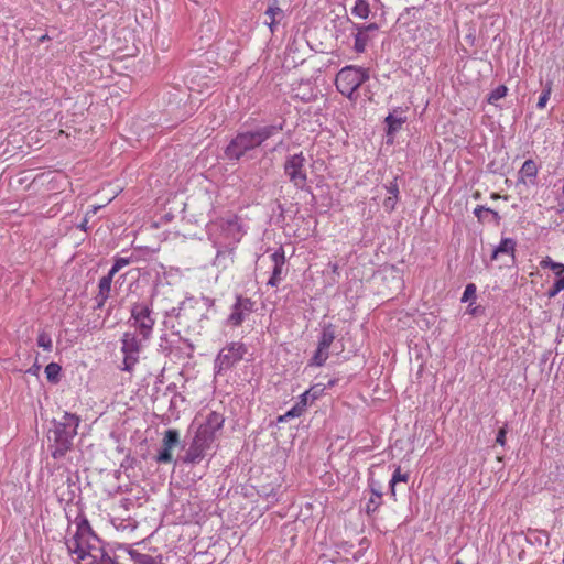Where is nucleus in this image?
<instances>
[{"label":"nucleus","instance_id":"nucleus-41","mask_svg":"<svg viewBox=\"0 0 564 564\" xmlns=\"http://www.w3.org/2000/svg\"><path fill=\"white\" fill-rule=\"evenodd\" d=\"M488 210L489 208L482 206V205H478L475 209H474V215L477 217V219L482 223L484 221V214H488Z\"/></svg>","mask_w":564,"mask_h":564},{"label":"nucleus","instance_id":"nucleus-3","mask_svg":"<svg viewBox=\"0 0 564 564\" xmlns=\"http://www.w3.org/2000/svg\"><path fill=\"white\" fill-rule=\"evenodd\" d=\"M80 417L69 412H64L61 420H52L47 442L53 458L61 459L73 449V441L77 435Z\"/></svg>","mask_w":564,"mask_h":564},{"label":"nucleus","instance_id":"nucleus-47","mask_svg":"<svg viewBox=\"0 0 564 564\" xmlns=\"http://www.w3.org/2000/svg\"><path fill=\"white\" fill-rule=\"evenodd\" d=\"M87 219H84L80 225L78 226L82 230L86 231L87 230Z\"/></svg>","mask_w":564,"mask_h":564},{"label":"nucleus","instance_id":"nucleus-51","mask_svg":"<svg viewBox=\"0 0 564 564\" xmlns=\"http://www.w3.org/2000/svg\"><path fill=\"white\" fill-rule=\"evenodd\" d=\"M46 40H48V36H47V35H43V36H41V37H40V42H44V41H46Z\"/></svg>","mask_w":564,"mask_h":564},{"label":"nucleus","instance_id":"nucleus-50","mask_svg":"<svg viewBox=\"0 0 564 564\" xmlns=\"http://www.w3.org/2000/svg\"><path fill=\"white\" fill-rule=\"evenodd\" d=\"M290 417H285V414L278 417V422H286Z\"/></svg>","mask_w":564,"mask_h":564},{"label":"nucleus","instance_id":"nucleus-2","mask_svg":"<svg viewBox=\"0 0 564 564\" xmlns=\"http://www.w3.org/2000/svg\"><path fill=\"white\" fill-rule=\"evenodd\" d=\"M215 307V300L202 295L186 297L178 307H173L169 316H174L180 327L187 333L200 334L209 321V313Z\"/></svg>","mask_w":564,"mask_h":564},{"label":"nucleus","instance_id":"nucleus-52","mask_svg":"<svg viewBox=\"0 0 564 564\" xmlns=\"http://www.w3.org/2000/svg\"><path fill=\"white\" fill-rule=\"evenodd\" d=\"M110 564H120L118 561H117V557H113L110 562Z\"/></svg>","mask_w":564,"mask_h":564},{"label":"nucleus","instance_id":"nucleus-5","mask_svg":"<svg viewBox=\"0 0 564 564\" xmlns=\"http://www.w3.org/2000/svg\"><path fill=\"white\" fill-rule=\"evenodd\" d=\"M370 78L369 70L359 66H346L336 75L335 85L337 90L351 98L358 88Z\"/></svg>","mask_w":564,"mask_h":564},{"label":"nucleus","instance_id":"nucleus-4","mask_svg":"<svg viewBox=\"0 0 564 564\" xmlns=\"http://www.w3.org/2000/svg\"><path fill=\"white\" fill-rule=\"evenodd\" d=\"M221 229L227 237L231 238V241L226 245H223L221 242H215V246L217 247V254L215 257L214 264L216 267H221L223 269H226L229 264L234 262L235 245L240 241L242 234L240 225L236 217L232 219H228L221 226Z\"/></svg>","mask_w":564,"mask_h":564},{"label":"nucleus","instance_id":"nucleus-56","mask_svg":"<svg viewBox=\"0 0 564 564\" xmlns=\"http://www.w3.org/2000/svg\"><path fill=\"white\" fill-rule=\"evenodd\" d=\"M454 564H464L463 561L457 560Z\"/></svg>","mask_w":564,"mask_h":564},{"label":"nucleus","instance_id":"nucleus-9","mask_svg":"<svg viewBox=\"0 0 564 564\" xmlns=\"http://www.w3.org/2000/svg\"><path fill=\"white\" fill-rule=\"evenodd\" d=\"M247 348L242 343H230L224 347L215 359V369L217 372L228 370L243 358Z\"/></svg>","mask_w":564,"mask_h":564},{"label":"nucleus","instance_id":"nucleus-30","mask_svg":"<svg viewBox=\"0 0 564 564\" xmlns=\"http://www.w3.org/2000/svg\"><path fill=\"white\" fill-rule=\"evenodd\" d=\"M306 406H307V395H304V398H302V400H299L295 405H293L286 413H285V417H290V419H293V417H299L301 416L304 411L306 410Z\"/></svg>","mask_w":564,"mask_h":564},{"label":"nucleus","instance_id":"nucleus-57","mask_svg":"<svg viewBox=\"0 0 564 564\" xmlns=\"http://www.w3.org/2000/svg\"><path fill=\"white\" fill-rule=\"evenodd\" d=\"M475 197H476V198H479V197H480V194H479V193H476V194H475Z\"/></svg>","mask_w":564,"mask_h":564},{"label":"nucleus","instance_id":"nucleus-40","mask_svg":"<svg viewBox=\"0 0 564 564\" xmlns=\"http://www.w3.org/2000/svg\"><path fill=\"white\" fill-rule=\"evenodd\" d=\"M398 197L389 196L383 200V207L388 212H392L395 208Z\"/></svg>","mask_w":564,"mask_h":564},{"label":"nucleus","instance_id":"nucleus-39","mask_svg":"<svg viewBox=\"0 0 564 564\" xmlns=\"http://www.w3.org/2000/svg\"><path fill=\"white\" fill-rule=\"evenodd\" d=\"M76 532H79L83 535L85 534V532H87L88 534H91L95 536L87 520H83L80 523H78Z\"/></svg>","mask_w":564,"mask_h":564},{"label":"nucleus","instance_id":"nucleus-46","mask_svg":"<svg viewBox=\"0 0 564 564\" xmlns=\"http://www.w3.org/2000/svg\"><path fill=\"white\" fill-rule=\"evenodd\" d=\"M488 214H491L494 219H495V221L499 223L500 216H499V214L496 210L489 208Z\"/></svg>","mask_w":564,"mask_h":564},{"label":"nucleus","instance_id":"nucleus-16","mask_svg":"<svg viewBox=\"0 0 564 564\" xmlns=\"http://www.w3.org/2000/svg\"><path fill=\"white\" fill-rule=\"evenodd\" d=\"M113 278H115V275H112L111 273L108 272L106 275H104L99 280L98 293L95 296L96 308H101L105 305V303L107 302V300L109 299L110 292H111V283L113 281Z\"/></svg>","mask_w":564,"mask_h":564},{"label":"nucleus","instance_id":"nucleus-53","mask_svg":"<svg viewBox=\"0 0 564 564\" xmlns=\"http://www.w3.org/2000/svg\"><path fill=\"white\" fill-rule=\"evenodd\" d=\"M337 269H338V265H337V264H334V265H333V272H336V271H337Z\"/></svg>","mask_w":564,"mask_h":564},{"label":"nucleus","instance_id":"nucleus-42","mask_svg":"<svg viewBox=\"0 0 564 564\" xmlns=\"http://www.w3.org/2000/svg\"><path fill=\"white\" fill-rule=\"evenodd\" d=\"M506 435H507V425H505L503 427H501L498 431V434H497V437H496V442L498 444H500L501 446H503L506 444Z\"/></svg>","mask_w":564,"mask_h":564},{"label":"nucleus","instance_id":"nucleus-54","mask_svg":"<svg viewBox=\"0 0 564 564\" xmlns=\"http://www.w3.org/2000/svg\"><path fill=\"white\" fill-rule=\"evenodd\" d=\"M334 384H335V381H334V380H332V381H329V382H328V386H329V387H333Z\"/></svg>","mask_w":564,"mask_h":564},{"label":"nucleus","instance_id":"nucleus-35","mask_svg":"<svg viewBox=\"0 0 564 564\" xmlns=\"http://www.w3.org/2000/svg\"><path fill=\"white\" fill-rule=\"evenodd\" d=\"M324 391L323 388H318L317 386L312 387L311 389L306 390L304 393L300 395V400L304 398V395H307V405L312 403L313 401L317 400L322 392Z\"/></svg>","mask_w":564,"mask_h":564},{"label":"nucleus","instance_id":"nucleus-24","mask_svg":"<svg viewBox=\"0 0 564 564\" xmlns=\"http://www.w3.org/2000/svg\"><path fill=\"white\" fill-rule=\"evenodd\" d=\"M536 174H538L536 163L531 159L524 161V163L522 164V167L519 171L520 178L521 180L535 178Z\"/></svg>","mask_w":564,"mask_h":564},{"label":"nucleus","instance_id":"nucleus-17","mask_svg":"<svg viewBox=\"0 0 564 564\" xmlns=\"http://www.w3.org/2000/svg\"><path fill=\"white\" fill-rule=\"evenodd\" d=\"M83 534L76 532L70 539L66 541L68 553L76 554L77 561H83L91 555V551H86L82 542Z\"/></svg>","mask_w":564,"mask_h":564},{"label":"nucleus","instance_id":"nucleus-26","mask_svg":"<svg viewBox=\"0 0 564 564\" xmlns=\"http://www.w3.org/2000/svg\"><path fill=\"white\" fill-rule=\"evenodd\" d=\"M328 357H329L328 349H322V347L317 346L314 355L312 356V358L308 361V366L321 367L326 362Z\"/></svg>","mask_w":564,"mask_h":564},{"label":"nucleus","instance_id":"nucleus-37","mask_svg":"<svg viewBox=\"0 0 564 564\" xmlns=\"http://www.w3.org/2000/svg\"><path fill=\"white\" fill-rule=\"evenodd\" d=\"M477 288L474 283H468L462 296V302H473L476 299Z\"/></svg>","mask_w":564,"mask_h":564},{"label":"nucleus","instance_id":"nucleus-11","mask_svg":"<svg viewBox=\"0 0 564 564\" xmlns=\"http://www.w3.org/2000/svg\"><path fill=\"white\" fill-rule=\"evenodd\" d=\"M212 444L213 443L208 438L196 433L185 456L183 457V462L186 464L200 463L206 456V452L210 449Z\"/></svg>","mask_w":564,"mask_h":564},{"label":"nucleus","instance_id":"nucleus-31","mask_svg":"<svg viewBox=\"0 0 564 564\" xmlns=\"http://www.w3.org/2000/svg\"><path fill=\"white\" fill-rule=\"evenodd\" d=\"M61 371H62V367L58 364L50 362L45 367L46 379L50 382H52V383L58 382L59 381Z\"/></svg>","mask_w":564,"mask_h":564},{"label":"nucleus","instance_id":"nucleus-21","mask_svg":"<svg viewBox=\"0 0 564 564\" xmlns=\"http://www.w3.org/2000/svg\"><path fill=\"white\" fill-rule=\"evenodd\" d=\"M265 14L270 18V22L265 21V23L270 26L271 31H273V26L284 17L283 10L278 6V0H272V3L269 4L265 10Z\"/></svg>","mask_w":564,"mask_h":564},{"label":"nucleus","instance_id":"nucleus-10","mask_svg":"<svg viewBox=\"0 0 564 564\" xmlns=\"http://www.w3.org/2000/svg\"><path fill=\"white\" fill-rule=\"evenodd\" d=\"M256 303L242 295L236 296V302L231 307V313L227 317V325L229 326H240L245 319L254 311Z\"/></svg>","mask_w":564,"mask_h":564},{"label":"nucleus","instance_id":"nucleus-20","mask_svg":"<svg viewBox=\"0 0 564 564\" xmlns=\"http://www.w3.org/2000/svg\"><path fill=\"white\" fill-rule=\"evenodd\" d=\"M336 338V326L332 323H324L322 325L321 335L318 337L317 346L322 349H329L330 345Z\"/></svg>","mask_w":564,"mask_h":564},{"label":"nucleus","instance_id":"nucleus-7","mask_svg":"<svg viewBox=\"0 0 564 564\" xmlns=\"http://www.w3.org/2000/svg\"><path fill=\"white\" fill-rule=\"evenodd\" d=\"M306 159L303 152L286 156L283 170L289 181L299 189H304L307 184V173L305 170Z\"/></svg>","mask_w":564,"mask_h":564},{"label":"nucleus","instance_id":"nucleus-45","mask_svg":"<svg viewBox=\"0 0 564 564\" xmlns=\"http://www.w3.org/2000/svg\"><path fill=\"white\" fill-rule=\"evenodd\" d=\"M300 98H301V100H303V101H305V102H308V101H311V100H313V99H314V96H313V94H312V93H310L308 95H307V94H304V95H303V96H301Z\"/></svg>","mask_w":564,"mask_h":564},{"label":"nucleus","instance_id":"nucleus-19","mask_svg":"<svg viewBox=\"0 0 564 564\" xmlns=\"http://www.w3.org/2000/svg\"><path fill=\"white\" fill-rule=\"evenodd\" d=\"M369 488H370L372 496L366 503L367 514H371V513L376 512L382 503L381 486L373 479H369Z\"/></svg>","mask_w":564,"mask_h":564},{"label":"nucleus","instance_id":"nucleus-8","mask_svg":"<svg viewBox=\"0 0 564 564\" xmlns=\"http://www.w3.org/2000/svg\"><path fill=\"white\" fill-rule=\"evenodd\" d=\"M144 339L137 335V333L126 332L121 338V351L123 354V371L131 372L139 361V356L142 349V341Z\"/></svg>","mask_w":564,"mask_h":564},{"label":"nucleus","instance_id":"nucleus-12","mask_svg":"<svg viewBox=\"0 0 564 564\" xmlns=\"http://www.w3.org/2000/svg\"><path fill=\"white\" fill-rule=\"evenodd\" d=\"M180 443V432L175 429L166 430L162 440V448L155 456V462L159 464L171 463L173 460L172 449L178 446Z\"/></svg>","mask_w":564,"mask_h":564},{"label":"nucleus","instance_id":"nucleus-49","mask_svg":"<svg viewBox=\"0 0 564 564\" xmlns=\"http://www.w3.org/2000/svg\"><path fill=\"white\" fill-rule=\"evenodd\" d=\"M290 417H285V414L278 417V422H286Z\"/></svg>","mask_w":564,"mask_h":564},{"label":"nucleus","instance_id":"nucleus-44","mask_svg":"<svg viewBox=\"0 0 564 564\" xmlns=\"http://www.w3.org/2000/svg\"><path fill=\"white\" fill-rule=\"evenodd\" d=\"M480 310V306H474L473 305V302L469 303L468 307H467V312L471 315H477L478 312Z\"/></svg>","mask_w":564,"mask_h":564},{"label":"nucleus","instance_id":"nucleus-27","mask_svg":"<svg viewBox=\"0 0 564 564\" xmlns=\"http://www.w3.org/2000/svg\"><path fill=\"white\" fill-rule=\"evenodd\" d=\"M408 480H409V474H402L401 468L397 467L395 470L393 471L392 478L389 482L390 494L394 500H395V485L401 481L406 482Z\"/></svg>","mask_w":564,"mask_h":564},{"label":"nucleus","instance_id":"nucleus-38","mask_svg":"<svg viewBox=\"0 0 564 564\" xmlns=\"http://www.w3.org/2000/svg\"><path fill=\"white\" fill-rule=\"evenodd\" d=\"M354 29L355 30H361L364 31L366 34L370 33V32H376L378 31L379 26L377 23H370V24H367V25H364V24H356L354 23Z\"/></svg>","mask_w":564,"mask_h":564},{"label":"nucleus","instance_id":"nucleus-36","mask_svg":"<svg viewBox=\"0 0 564 564\" xmlns=\"http://www.w3.org/2000/svg\"><path fill=\"white\" fill-rule=\"evenodd\" d=\"M551 91H552V83L547 82L545 84V87H544L541 96L539 97V100H538V104H536V107L539 109H543L546 106V102L550 99Z\"/></svg>","mask_w":564,"mask_h":564},{"label":"nucleus","instance_id":"nucleus-43","mask_svg":"<svg viewBox=\"0 0 564 564\" xmlns=\"http://www.w3.org/2000/svg\"><path fill=\"white\" fill-rule=\"evenodd\" d=\"M387 192L390 194V196H394V197H398L399 198V186L397 184V181H392L388 186H387Z\"/></svg>","mask_w":564,"mask_h":564},{"label":"nucleus","instance_id":"nucleus-34","mask_svg":"<svg viewBox=\"0 0 564 564\" xmlns=\"http://www.w3.org/2000/svg\"><path fill=\"white\" fill-rule=\"evenodd\" d=\"M508 88L505 85L498 86L488 96V102L495 104L507 95Z\"/></svg>","mask_w":564,"mask_h":564},{"label":"nucleus","instance_id":"nucleus-32","mask_svg":"<svg viewBox=\"0 0 564 564\" xmlns=\"http://www.w3.org/2000/svg\"><path fill=\"white\" fill-rule=\"evenodd\" d=\"M36 343H37V346L42 347L44 350H46V351L52 350V347H53L52 338H51V335L48 333H46L45 330L40 332Z\"/></svg>","mask_w":564,"mask_h":564},{"label":"nucleus","instance_id":"nucleus-1","mask_svg":"<svg viewBox=\"0 0 564 564\" xmlns=\"http://www.w3.org/2000/svg\"><path fill=\"white\" fill-rule=\"evenodd\" d=\"M284 122L258 124L250 129L240 130L224 149V156L230 162L240 161L247 153L261 147L267 140L283 130Z\"/></svg>","mask_w":564,"mask_h":564},{"label":"nucleus","instance_id":"nucleus-29","mask_svg":"<svg viewBox=\"0 0 564 564\" xmlns=\"http://www.w3.org/2000/svg\"><path fill=\"white\" fill-rule=\"evenodd\" d=\"M351 13L358 18L367 19L370 13L369 3L366 0H356Z\"/></svg>","mask_w":564,"mask_h":564},{"label":"nucleus","instance_id":"nucleus-48","mask_svg":"<svg viewBox=\"0 0 564 564\" xmlns=\"http://www.w3.org/2000/svg\"><path fill=\"white\" fill-rule=\"evenodd\" d=\"M85 549H86V551H91V553H96V549H97V547H96V546H93V545L87 544V545L85 546Z\"/></svg>","mask_w":564,"mask_h":564},{"label":"nucleus","instance_id":"nucleus-33","mask_svg":"<svg viewBox=\"0 0 564 564\" xmlns=\"http://www.w3.org/2000/svg\"><path fill=\"white\" fill-rule=\"evenodd\" d=\"M132 261L131 258H124V257H116L113 264L111 269L109 270V273L112 275H116L123 267L130 264Z\"/></svg>","mask_w":564,"mask_h":564},{"label":"nucleus","instance_id":"nucleus-14","mask_svg":"<svg viewBox=\"0 0 564 564\" xmlns=\"http://www.w3.org/2000/svg\"><path fill=\"white\" fill-rule=\"evenodd\" d=\"M224 422V416L220 413L213 411L207 415L205 422L200 424L196 433L214 443L217 432L223 429Z\"/></svg>","mask_w":564,"mask_h":564},{"label":"nucleus","instance_id":"nucleus-28","mask_svg":"<svg viewBox=\"0 0 564 564\" xmlns=\"http://www.w3.org/2000/svg\"><path fill=\"white\" fill-rule=\"evenodd\" d=\"M89 557L91 558L89 564H110L113 558L104 547L96 549V553H91Z\"/></svg>","mask_w":564,"mask_h":564},{"label":"nucleus","instance_id":"nucleus-18","mask_svg":"<svg viewBox=\"0 0 564 564\" xmlns=\"http://www.w3.org/2000/svg\"><path fill=\"white\" fill-rule=\"evenodd\" d=\"M398 112H402L400 110V108H397L393 110V112H390L386 118H384V123L387 126V137H389V140L388 142H392V139L394 137V134L401 129L402 124L405 122L406 118L405 117H401V116H397Z\"/></svg>","mask_w":564,"mask_h":564},{"label":"nucleus","instance_id":"nucleus-55","mask_svg":"<svg viewBox=\"0 0 564 564\" xmlns=\"http://www.w3.org/2000/svg\"><path fill=\"white\" fill-rule=\"evenodd\" d=\"M123 278H124V275H119V278L117 279L116 283H118V282H119V280H120V279H123Z\"/></svg>","mask_w":564,"mask_h":564},{"label":"nucleus","instance_id":"nucleus-23","mask_svg":"<svg viewBox=\"0 0 564 564\" xmlns=\"http://www.w3.org/2000/svg\"><path fill=\"white\" fill-rule=\"evenodd\" d=\"M128 553L134 564H162L160 556L153 557L149 554L139 553L132 549H130Z\"/></svg>","mask_w":564,"mask_h":564},{"label":"nucleus","instance_id":"nucleus-13","mask_svg":"<svg viewBox=\"0 0 564 564\" xmlns=\"http://www.w3.org/2000/svg\"><path fill=\"white\" fill-rule=\"evenodd\" d=\"M542 269H551L555 272L556 280L553 285L547 290V297H555L562 290H564V264L553 261L550 257H545L541 262Z\"/></svg>","mask_w":564,"mask_h":564},{"label":"nucleus","instance_id":"nucleus-25","mask_svg":"<svg viewBox=\"0 0 564 564\" xmlns=\"http://www.w3.org/2000/svg\"><path fill=\"white\" fill-rule=\"evenodd\" d=\"M356 31H357V33L354 35V39H355L354 50L357 53H364L366 51V47L370 40V36H369V34H366L361 30H356Z\"/></svg>","mask_w":564,"mask_h":564},{"label":"nucleus","instance_id":"nucleus-22","mask_svg":"<svg viewBox=\"0 0 564 564\" xmlns=\"http://www.w3.org/2000/svg\"><path fill=\"white\" fill-rule=\"evenodd\" d=\"M516 240L512 238H502L500 243L494 249L491 259L495 260L500 253L513 256L516 249Z\"/></svg>","mask_w":564,"mask_h":564},{"label":"nucleus","instance_id":"nucleus-15","mask_svg":"<svg viewBox=\"0 0 564 564\" xmlns=\"http://www.w3.org/2000/svg\"><path fill=\"white\" fill-rule=\"evenodd\" d=\"M270 259L273 263L272 274L268 281V285L274 288L280 284L282 281V271L283 265L285 264V253L282 247H280L278 250H275L271 256Z\"/></svg>","mask_w":564,"mask_h":564},{"label":"nucleus","instance_id":"nucleus-6","mask_svg":"<svg viewBox=\"0 0 564 564\" xmlns=\"http://www.w3.org/2000/svg\"><path fill=\"white\" fill-rule=\"evenodd\" d=\"M151 313V303L138 302L131 306V317L129 323L139 330L140 336H142L144 340H148L151 337L155 324Z\"/></svg>","mask_w":564,"mask_h":564}]
</instances>
